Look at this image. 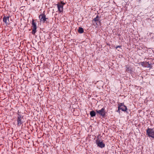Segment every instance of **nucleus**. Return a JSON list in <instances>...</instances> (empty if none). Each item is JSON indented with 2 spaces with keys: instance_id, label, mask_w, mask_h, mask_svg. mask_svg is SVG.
Instances as JSON below:
<instances>
[{
  "instance_id": "15",
  "label": "nucleus",
  "mask_w": 154,
  "mask_h": 154,
  "mask_svg": "<svg viewBox=\"0 0 154 154\" xmlns=\"http://www.w3.org/2000/svg\"><path fill=\"white\" fill-rule=\"evenodd\" d=\"M117 112H120V111H119V110H118H118L117 111Z\"/></svg>"
},
{
  "instance_id": "7",
  "label": "nucleus",
  "mask_w": 154,
  "mask_h": 154,
  "mask_svg": "<svg viewBox=\"0 0 154 154\" xmlns=\"http://www.w3.org/2000/svg\"><path fill=\"white\" fill-rule=\"evenodd\" d=\"M121 109L123 111H126L127 110V108L126 106L124 105L123 103H120L119 104L118 110Z\"/></svg>"
},
{
  "instance_id": "11",
  "label": "nucleus",
  "mask_w": 154,
  "mask_h": 154,
  "mask_svg": "<svg viewBox=\"0 0 154 154\" xmlns=\"http://www.w3.org/2000/svg\"><path fill=\"white\" fill-rule=\"evenodd\" d=\"M96 113L94 111H92L90 112V115L91 117H94L96 116Z\"/></svg>"
},
{
  "instance_id": "13",
  "label": "nucleus",
  "mask_w": 154,
  "mask_h": 154,
  "mask_svg": "<svg viewBox=\"0 0 154 154\" xmlns=\"http://www.w3.org/2000/svg\"><path fill=\"white\" fill-rule=\"evenodd\" d=\"M126 71L127 72H130L131 71V69L129 68V66L128 65L126 66Z\"/></svg>"
},
{
  "instance_id": "12",
  "label": "nucleus",
  "mask_w": 154,
  "mask_h": 154,
  "mask_svg": "<svg viewBox=\"0 0 154 154\" xmlns=\"http://www.w3.org/2000/svg\"><path fill=\"white\" fill-rule=\"evenodd\" d=\"M78 32L79 33H82L84 32V30L82 28L79 27L78 30Z\"/></svg>"
},
{
  "instance_id": "3",
  "label": "nucleus",
  "mask_w": 154,
  "mask_h": 154,
  "mask_svg": "<svg viewBox=\"0 0 154 154\" xmlns=\"http://www.w3.org/2000/svg\"><path fill=\"white\" fill-rule=\"evenodd\" d=\"M146 135L154 139V131L153 129L148 128L146 130Z\"/></svg>"
},
{
  "instance_id": "4",
  "label": "nucleus",
  "mask_w": 154,
  "mask_h": 154,
  "mask_svg": "<svg viewBox=\"0 0 154 154\" xmlns=\"http://www.w3.org/2000/svg\"><path fill=\"white\" fill-rule=\"evenodd\" d=\"M34 20H32V26L31 28L32 29V34L33 35H34L37 32V27L36 26V23H35L34 21Z\"/></svg>"
},
{
  "instance_id": "6",
  "label": "nucleus",
  "mask_w": 154,
  "mask_h": 154,
  "mask_svg": "<svg viewBox=\"0 0 154 154\" xmlns=\"http://www.w3.org/2000/svg\"><path fill=\"white\" fill-rule=\"evenodd\" d=\"M96 112L97 113H98L101 116H102L103 117H104L105 114V108L103 107L100 110H96Z\"/></svg>"
},
{
  "instance_id": "5",
  "label": "nucleus",
  "mask_w": 154,
  "mask_h": 154,
  "mask_svg": "<svg viewBox=\"0 0 154 154\" xmlns=\"http://www.w3.org/2000/svg\"><path fill=\"white\" fill-rule=\"evenodd\" d=\"M18 116L17 120V125L18 126H20L23 123V117L20 115L18 114Z\"/></svg>"
},
{
  "instance_id": "9",
  "label": "nucleus",
  "mask_w": 154,
  "mask_h": 154,
  "mask_svg": "<svg viewBox=\"0 0 154 154\" xmlns=\"http://www.w3.org/2000/svg\"><path fill=\"white\" fill-rule=\"evenodd\" d=\"M9 16L7 17L4 16L3 18V21L6 25H8L9 24Z\"/></svg>"
},
{
  "instance_id": "8",
  "label": "nucleus",
  "mask_w": 154,
  "mask_h": 154,
  "mask_svg": "<svg viewBox=\"0 0 154 154\" xmlns=\"http://www.w3.org/2000/svg\"><path fill=\"white\" fill-rule=\"evenodd\" d=\"M96 143L97 146L99 147L102 148L105 146V144L102 142H100L99 139H98L96 141Z\"/></svg>"
},
{
  "instance_id": "10",
  "label": "nucleus",
  "mask_w": 154,
  "mask_h": 154,
  "mask_svg": "<svg viewBox=\"0 0 154 154\" xmlns=\"http://www.w3.org/2000/svg\"><path fill=\"white\" fill-rule=\"evenodd\" d=\"M100 16L97 15L96 17L93 19V20L95 22L99 21L100 19Z\"/></svg>"
},
{
  "instance_id": "14",
  "label": "nucleus",
  "mask_w": 154,
  "mask_h": 154,
  "mask_svg": "<svg viewBox=\"0 0 154 154\" xmlns=\"http://www.w3.org/2000/svg\"><path fill=\"white\" fill-rule=\"evenodd\" d=\"M121 47L120 46H117L116 47V48H120Z\"/></svg>"
},
{
  "instance_id": "1",
  "label": "nucleus",
  "mask_w": 154,
  "mask_h": 154,
  "mask_svg": "<svg viewBox=\"0 0 154 154\" xmlns=\"http://www.w3.org/2000/svg\"><path fill=\"white\" fill-rule=\"evenodd\" d=\"M40 22L42 23H49L48 19L46 17L45 12L43 11L42 14H40L39 16Z\"/></svg>"
},
{
  "instance_id": "2",
  "label": "nucleus",
  "mask_w": 154,
  "mask_h": 154,
  "mask_svg": "<svg viewBox=\"0 0 154 154\" xmlns=\"http://www.w3.org/2000/svg\"><path fill=\"white\" fill-rule=\"evenodd\" d=\"M65 4V3L61 1L60 3H58L56 5L58 11L60 13L63 12V6Z\"/></svg>"
}]
</instances>
